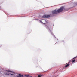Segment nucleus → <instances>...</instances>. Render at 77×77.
Instances as JSON below:
<instances>
[{"label": "nucleus", "instance_id": "8", "mask_svg": "<svg viewBox=\"0 0 77 77\" xmlns=\"http://www.w3.org/2000/svg\"><path fill=\"white\" fill-rule=\"evenodd\" d=\"M41 77V76L40 75H38V77Z\"/></svg>", "mask_w": 77, "mask_h": 77}, {"label": "nucleus", "instance_id": "4", "mask_svg": "<svg viewBox=\"0 0 77 77\" xmlns=\"http://www.w3.org/2000/svg\"><path fill=\"white\" fill-rule=\"evenodd\" d=\"M69 64H66L65 65V67L67 68V67H68V66H69Z\"/></svg>", "mask_w": 77, "mask_h": 77}, {"label": "nucleus", "instance_id": "5", "mask_svg": "<svg viewBox=\"0 0 77 77\" xmlns=\"http://www.w3.org/2000/svg\"><path fill=\"white\" fill-rule=\"evenodd\" d=\"M75 62V60H73L72 61V63H73V62Z\"/></svg>", "mask_w": 77, "mask_h": 77}, {"label": "nucleus", "instance_id": "3", "mask_svg": "<svg viewBox=\"0 0 77 77\" xmlns=\"http://www.w3.org/2000/svg\"><path fill=\"white\" fill-rule=\"evenodd\" d=\"M24 77V76L21 74H19V75L17 76V77Z\"/></svg>", "mask_w": 77, "mask_h": 77}, {"label": "nucleus", "instance_id": "9", "mask_svg": "<svg viewBox=\"0 0 77 77\" xmlns=\"http://www.w3.org/2000/svg\"><path fill=\"white\" fill-rule=\"evenodd\" d=\"M25 76L26 77H29V75H26Z\"/></svg>", "mask_w": 77, "mask_h": 77}, {"label": "nucleus", "instance_id": "1", "mask_svg": "<svg viewBox=\"0 0 77 77\" xmlns=\"http://www.w3.org/2000/svg\"><path fill=\"white\" fill-rule=\"evenodd\" d=\"M65 9L64 8V6H62L58 10H53L52 11V13L53 14H57V13H59L60 12H62L63 11V10Z\"/></svg>", "mask_w": 77, "mask_h": 77}, {"label": "nucleus", "instance_id": "6", "mask_svg": "<svg viewBox=\"0 0 77 77\" xmlns=\"http://www.w3.org/2000/svg\"><path fill=\"white\" fill-rule=\"evenodd\" d=\"M5 75H10L8 74H7V73H6L5 74Z\"/></svg>", "mask_w": 77, "mask_h": 77}, {"label": "nucleus", "instance_id": "2", "mask_svg": "<svg viewBox=\"0 0 77 77\" xmlns=\"http://www.w3.org/2000/svg\"><path fill=\"white\" fill-rule=\"evenodd\" d=\"M50 15H45L43 16V18H50Z\"/></svg>", "mask_w": 77, "mask_h": 77}, {"label": "nucleus", "instance_id": "7", "mask_svg": "<svg viewBox=\"0 0 77 77\" xmlns=\"http://www.w3.org/2000/svg\"><path fill=\"white\" fill-rule=\"evenodd\" d=\"M8 71V72H12V71Z\"/></svg>", "mask_w": 77, "mask_h": 77}, {"label": "nucleus", "instance_id": "10", "mask_svg": "<svg viewBox=\"0 0 77 77\" xmlns=\"http://www.w3.org/2000/svg\"><path fill=\"white\" fill-rule=\"evenodd\" d=\"M11 75H14L12 74H11Z\"/></svg>", "mask_w": 77, "mask_h": 77}]
</instances>
